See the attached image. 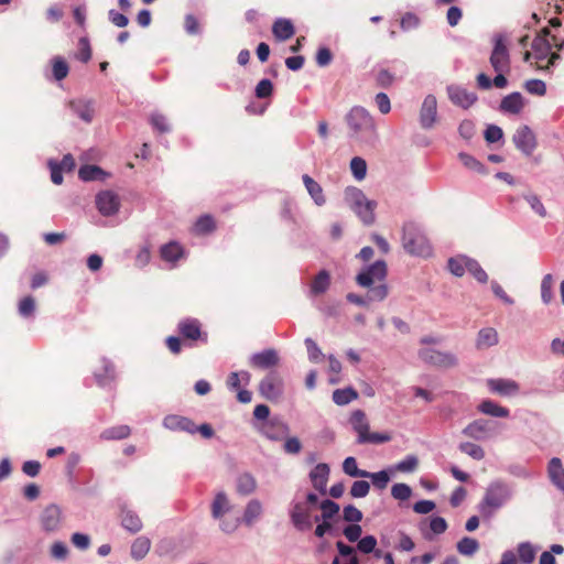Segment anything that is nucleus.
<instances>
[{"mask_svg": "<svg viewBox=\"0 0 564 564\" xmlns=\"http://www.w3.org/2000/svg\"><path fill=\"white\" fill-rule=\"evenodd\" d=\"M558 52L564 53V40L557 43L556 36L544 28L533 40L531 50L524 52L523 58L538 69H547L560 57Z\"/></svg>", "mask_w": 564, "mask_h": 564, "instance_id": "f257e3e1", "label": "nucleus"}, {"mask_svg": "<svg viewBox=\"0 0 564 564\" xmlns=\"http://www.w3.org/2000/svg\"><path fill=\"white\" fill-rule=\"evenodd\" d=\"M349 423L357 433L359 443L381 444L391 438L388 433L371 432L367 415L361 410L351 412Z\"/></svg>", "mask_w": 564, "mask_h": 564, "instance_id": "f03ea898", "label": "nucleus"}, {"mask_svg": "<svg viewBox=\"0 0 564 564\" xmlns=\"http://www.w3.org/2000/svg\"><path fill=\"white\" fill-rule=\"evenodd\" d=\"M403 247L412 254L427 257L432 252L430 240L423 230L413 225H405L403 228Z\"/></svg>", "mask_w": 564, "mask_h": 564, "instance_id": "7ed1b4c3", "label": "nucleus"}, {"mask_svg": "<svg viewBox=\"0 0 564 564\" xmlns=\"http://www.w3.org/2000/svg\"><path fill=\"white\" fill-rule=\"evenodd\" d=\"M347 124L357 137H372L376 133L375 119L361 107H354L349 111L347 115Z\"/></svg>", "mask_w": 564, "mask_h": 564, "instance_id": "20e7f679", "label": "nucleus"}, {"mask_svg": "<svg viewBox=\"0 0 564 564\" xmlns=\"http://www.w3.org/2000/svg\"><path fill=\"white\" fill-rule=\"evenodd\" d=\"M346 200L365 224L373 223L376 202L368 199L358 188L349 189L346 193Z\"/></svg>", "mask_w": 564, "mask_h": 564, "instance_id": "39448f33", "label": "nucleus"}, {"mask_svg": "<svg viewBox=\"0 0 564 564\" xmlns=\"http://www.w3.org/2000/svg\"><path fill=\"white\" fill-rule=\"evenodd\" d=\"M317 503V496L308 494L305 501L297 502L291 513L292 521L300 530L310 529L312 527V514Z\"/></svg>", "mask_w": 564, "mask_h": 564, "instance_id": "423d86ee", "label": "nucleus"}, {"mask_svg": "<svg viewBox=\"0 0 564 564\" xmlns=\"http://www.w3.org/2000/svg\"><path fill=\"white\" fill-rule=\"evenodd\" d=\"M177 330L182 339L195 344L206 341L207 335L203 332L202 325L197 319L186 318L178 323Z\"/></svg>", "mask_w": 564, "mask_h": 564, "instance_id": "0eeeda50", "label": "nucleus"}, {"mask_svg": "<svg viewBox=\"0 0 564 564\" xmlns=\"http://www.w3.org/2000/svg\"><path fill=\"white\" fill-rule=\"evenodd\" d=\"M386 276V263L383 261H377L357 275V283L361 286H370L376 282H382Z\"/></svg>", "mask_w": 564, "mask_h": 564, "instance_id": "6e6552de", "label": "nucleus"}, {"mask_svg": "<svg viewBox=\"0 0 564 564\" xmlns=\"http://www.w3.org/2000/svg\"><path fill=\"white\" fill-rule=\"evenodd\" d=\"M159 254L164 262L175 267L186 257V249L181 242L172 240L160 247Z\"/></svg>", "mask_w": 564, "mask_h": 564, "instance_id": "1a4fd4ad", "label": "nucleus"}, {"mask_svg": "<svg viewBox=\"0 0 564 564\" xmlns=\"http://www.w3.org/2000/svg\"><path fill=\"white\" fill-rule=\"evenodd\" d=\"M490 63L497 73H506L510 69L509 52L507 45L501 39L497 40L495 43V47L490 56Z\"/></svg>", "mask_w": 564, "mask_h": 564, "instance_id": "9d476101", "label": "nucleus"}, {"mask_svg": "<svg viewBox=\"0 0 564 564\" xmlns=\"http://www.w3.org/2000/svg\"><path fill=\"white\" fill-rule=\"evenodd\" d=\"M96 206L104 216H111L119 210L120 200L113 192L104 191L96 196Z\"/></svg>", "mask_w": 564, "mask_h": 564, "instance_id": "9b49d317", "label": "nucleus"}, {"mask_svg": "<svg viewBox=\"0 0 564 564\" xmlns=\"http://www.w3.org/2000/svg\"><path fill=\"white\" fill-rule=\"evenodd\" d=\"M448 96L451 101L463 108L468 109L477 101V95L460 86H451L448 88Z\"/></svg>", "mask_w": 564, "mask_h": 564, "instance_id": "f8f14e48", "label": "nucleus"}, {"mask_svg": "<svg viewBox=\"0 0 564 564\" xmlns=\"http://www.w3.org/2000/svg\"><path fill=\"white\" fill-rule=\"evenodd\" d=\"M513 142L518 149L527 154H531L536 147L535 135L527 126L520 127L516 131Z\"/></svg>", "mask_w": 564, "mask_h": 564, "instance_id": "ddd939ff", "label": "nucleus"}, {"mask_svg": "<svg viewBox=\"0 0 564 564\" xmlns=\"http://www.w3.org/2000/svg\"><path fill=\"white\" fill-rule=\"evenodd\" d=\"M524 106L523 96L520 93H511L501 99L499 109L503 113L518 116L522 112Z\"/></svg>", "mask_w": 564, "mask_h": 564, "instance_id": "4468645a", "label": "nucleus"}, {"mask_svg": "<svg viewBox=\"0 0 564 564\" xmlns=\"http://www.w3.org/2000/svg\"><path fill=\"white\" fill-rule=\"evenodd\" d=\"M164 426L171 431H184L189 434L196 433V425L187 417L171 414L164 419Z\"/></svg>", "mask_w": 564, "mask_h": 564, "instance_id": "2eb2a0df", "label": "nucleus"}, {"mask_svg": "<svg viewBox=\"0 0 564 564\" xmlns=\"http://www.w3.org/2000/svg\"><path fill=\"white\" fill-rule=\"evenodd\" d=\"M329 473H330V469L327 464H323V463L317 464L313 468V470L310 474V477H311L312 485L316 490H318L321 492H325L326 486L328 482Z\"/></svg>", "mask_w": 564, "mask_h": 564, "instance_id": "dca6fc26", "label": "nucleus"}, {"mask_svg": "<svg viewBox=\"0 0 564 564\" xmlns=\"http://www.w3.org/2000/svg\"><path fill=\"white\" fill-rule=\"evenodd\" d=\"M272 34L276 41H286L295 34V28L291 20L276 19L272 24Z\"/></svg>", "mask_w": 564, "mask_h": 564, "instance_id": "f3484780", "label": "nucleus"}, {"mask_svg": "<svg viewBox=\"0 0 564 564\" xmlns=\"http://www.w3.org/2000/svg\"><path fill=\"white\" fill-rule=\"evenodd\" d=\"M517 564H532L536 557L538 547L530 542H522L513 551Z\"/></svg>", "mask_w": 564, "mask_h": 564, "instance_id": "a211bd4d", "label": "nucleus"}, {"mask_svg": "<svg viewBox=\"0 0 564 564\" xmlns=\"http://www.w3.org/2000/svg\"><path fill=\"white\" fill-rule=\"evenodd\" d=\"M489 390L501 395L512 394L518 391L517 382L508 379H490L487 381Z\"/></svg>", "mask_w": 564, "mask_h": 564, "instance_id": "6ab92c4d", "label": "nucleus"}, {"mask_svg": "<svg viewBox=\"0 0 564 564\" xmlns=\"http://www.w3.org/2000/svg\"><path fill=\"white\" fill-rule=\"evenodd\" d=\"M437 115V101L433 96H427L422 105L421 121L424 126L430 127L435 122Z\"/></svg>", "mask_w": 564, "mask_h": 564, "instance_id": "aec40b11", "label": "nucleus"}, {"mask_svg": "<svg viewBox=\"0 0 564 564\" xmlns=\"http://www.w3.org/2000/svg\"><path fill=\"white\" fill-rule=\"evenodd\" d=\"M498 333L495 328L486 327L479 330L477 339H476V347L478 349H488L495 345L498 344Z\"/></svg>", "mask_w": 564, "mask_h": 564, "instance_id": "412c9836", "label": "nucleus"}, {"mask_svg": "<svg viewBox=\"0 0 564 564\" xmlns=\"http://www.w3.org/2000/svg\"><path fill=\"white\" fill-rule=\"evenodd\" d=\"M448 269L456 276H463L466 271L471 270L474 261L466 257H455L448 260Z\"/></svg>", "mask_w": 564, "mask_h": 564, "instance_id": "4be33fe9", "label": "nucleus"}, {"mask_svg": "<svg viewBox=\"0 0 564 564\" xmlns=\"http://www.w3.org/2000/svg\"><path fill=\"white\" fill-rule=\"evenodd\" d=\"M329 285L330 275L326 270H322L312 279L310 290L312 294L318 295L326 292Z\"/></svg>", "mask_w": 564, "mask_h": 564, "instance_id": "5701e85b", "label": "nucleus"}, {"mask_svg": "<svg viewBox=\"0 0 564 564\" xmlns=\"http://www.w3.org/2000/svg\"><path fill=\"white\" fill-rule=\"evenodd\" d=\"M478 411L482 414L495 417H507L509 415V410L507 408H503L491 400L481 401L478 405Z\"/></svg>", "mask_w": 564, "mask_h": 564, "instance_id": "b1692460", "label": "nucleus"}, {"mask_svg": "<svg viewBox=\"0 0 564 564\" xmlns=\"http://www.w3.org/2000/svg\"><path fill=\"white\" fill-rule=\"evenodd\" d=\"M547 473L551 480L560 488L564 489V467L560 458H552L547 466Z\"/></svg>", "mask_w": 564, "mask_h": 564, "instance_id": "393cba45", "label": "nucleus"}, {"mask_svg": "<svg viewBox=\"0 0 564 564\" xmlns=\"http://www.w3.org/2000/svg\"><path fill=\"white\" fill-rule=\"evenodd\" d=\"M358 397H359V394H358L357 390L354 389L352 387L336 389L333 392V401L337 405H346V404L357 400Z\"/></svg>", "mask_w": 564, "mask_h": 564, "instance_id": "a878e982", "label": "nucleus"}, {"mask_svg": "<svg viewBox=\"0 0 564 564\" xmlns=\"http://www.w3.org/2000/svg\"><path fill=\"white\" fill-rule=\"evenodd\" d=\"M303 182L315 203L317 205H323L325 203V196L322 186L308 175L303 176Z\"/></svg>", "mask_w": 564, "mask_h": 564, "instance_id": "bb28decb", "label": "nucleus"}, {"mask_svg": "<svg viewBox=\"0 0 564 564\" xmlns=\"http://www.w3.org/2000/svg\"><path fill=\"white\" fill-rule=\"evenodd\" d=\"M378 542L373 535H365L357 543V550L362 554L375 553L376 557L381 556V551L377 549Z\"/></svg>", "mask_w": 564, "mask_h": 564, "instance_id": "cd10ccee", "label": "nucleus"}, {"mask_svg": "<svg viewBox=\"0 0 564 564\" xmlns=\"http://www.w3.org/2000/svg\"><path fill=\"white\" fill-rule=\"evenodd\" d=\"M151 542L145 536L137 538L131 545V555L135 560L143 558L150 551Z\"/></svg>", "mask_w": 564, "mask_h": 564, "instance_id": "c85d7f7f", "label": "nucleus"}, {"mask_svg": "<svg viewBox=\"0 0 564 564\" xmlns=\"http://www.w3.org/2000/svg\"><path fill=\"white\" fill-rule=\"evenodd\" d=\"M78 176L80 180L88 182L102 180L106 176V173L96 165H84L79 169Z\"/></svg>", "mask_w": 564, "mask_h": 564, "instance_id": "c756f323", "label": "nucleus"}, {"mask_svg": "<svg viewBox=\"0 0 564 564\" xmlns=\"http://www.w3.org/2000/svg\"><path fill=\"white\" fill-rule=\"evenodd\" d=\"M51 65H52L53 76L56 80H63L64 78L67 77L69 68H68V64L65 61V58H63L62 56H55L51 61Z\"/></svg>", "mask_w": 564, "mask_h": 564, "instance_id": "7c9ffc66", "label": "nucleus"}, {"mask_svg": "<svg viewBox=\"0 0 564 564\" xmlns=\"http://www.w3.org/2000/svg\"><path fill=\"white\" fill-rule=\"evenodd\" d=\"M479 549V543L476 539L465 536L457 543V551L466 556L474 555Z\"/></svg>", "mask_w": 564, "mask_h": 564, "instance_id": "2f4dec72", "label": "nucleus"}, {"mask_svg": "<svg viewBox=\"0 0 564 564\" xmlns=\"http://www.w3.org/2000/svg\"><path fill=\"white\" fill-rule=\"evenodd\" d=\"M229 510V501L225 494L219 492L216 495L213 505L212 512L215 518L223 517Z\"/></svg>", "mask_w": 564, "mask_h": 564, "instance_id": "473e14b6", "label": "nucleus"}, {"mask_svg": "<svg viewBox=\"0 0 564 564\" xmlns=\"http://www.w3.org/2000/svg\"><path fill=\"white\" fill-rule=\"evenodd\" d=\"M96 380L99 384L104 386L108 380H112L116 377L115 368L109 362H102L99 369L95 372Z\"/></svg>", "mask_w": 564, "mask_h": 564, "instance_id": "72a5a7b5", "label": "nucleus"}, {"mask_svg": "<svg viewBox=\"0 0 564 564\" xmlns=\"http://www.w3.org/2000/svg\"><path fill=\"white\" fill-rule=\"evenodd\" d=\"M216 228V223L213 217L205 215L199 217L195 225L194 231L197 235H206L212 232Z\"/></svg>", "mask_w": 564, "mask_h": 564, "instance_id": "f704fd0d", "label": "nucleus"}, {"mask_svg": "<svg viewBox=\"0 0 564 564\" xmlns=\"http://www.w3.org/2000/svg\"><path fill=\"white\" fill-rule=\"evenodd\" d=\"M74 58L80 63H87L91 58V47L88 39L82 37L77 44V52L74 54Z\"/></svg>", "mask_w": 564, "mask_h": 564, "instance_id": "c9c22d12", "label": "nucleus"}, {"mask_svg": "<svg viewBox=\"0 0 564 564\" xmlns=\"http://www.w3.org/2000/svg\"><path fill=\"white\" fill-rule=\"evenodd\" d=\"M373 79L378 86L387 88L392 85L395 76L387 68H379L373 72Z\"/></svg>", "mask_w": 564, "mask_h": 564, "instance_id": "e433bc0d", "label": "nucleus"}, {"mask_svg": "<svg viewBox=\"0 0 564 564\" xmlns=\"http://www.w3.org/2000/svg\"><path fill=\"white\" fill-rule=\"evenodd\" d=\"M503 499L497 495H488L480 505V510L484 514L489 516L494 510L501 507Z\"/></svg>", "mask_w": 564, "mask_h": 564, "instance_id": "4c0bfd02", "label": "nucleus"}, {"mask_svg": "<svg viewBox=\"0 0 564 564\" xmlns=\"http://www.w3.org/2000/svg\"><path fill=\"white\" fill-rule=\"evenodd\" d=\"M322 518L325 521L332 520L339 512V505L333 500H323L319 505Z\"/></svg>", "mask_w": 564, "mask_h": 564, "instance_id": "58836bf2", "label": "nucleus"}, {"mask_svg": "<svg viewBox=\"0 0 564 564\" xmlns=\"http://www.w3.org/2000/svg\"><path fill=\"white\" fill-rule=\"evenodd\" d=\"M345 474L351 477H366L368 471L360 470L357 466V460L354 457H347L343 463Z\"/></svg>", "mask_w": 564, "mask_h": 564, "instance_id": "ea45409f", "label": "nucleus"}, {"mask_svg": "<svg viewBox=\"0 0 564 564\" xmlns=\"http://www.w3.org/2000/svg\"><path fill=\"white\" fill-rule=\"evenodd\" d=\"M350 170L354 176L361 181L367 174V163L362 158L355 156L350 162Z\"/></svg>", "mask_w": 564, "mask_h": 564, "instance_id": "a19ab883", "label": "nucleus"}, {"mask_svg": "<svg viewBox=\"0 0 564 564\" xmlns=\"http://www.w3.org/2000/svg\"><path fill=\"white\" fill-rule=\"evenodd\" d=\"M484 138L488 143H496L503 139V131L496 124H488L484 131Z\"/></svg>", "mask_w": 564, "mask_h": 564, "instance_id": "79ce46f5", "label": "nucleus"}, {"mask_svg": "<svg viewBox=\"0 0 564 564\" xmlns=\"http://www.w3.org/2000/svg\"><path fill=\"white\" fill-rule=\"evenodd\" d=\"M19 313L24 317H30L35 312V301L32 296H24L18 305Z\"/></svg>", "mask_w": 564, "mask_h": 564, "instance_id": "37998d69", "label": "nucleus"}, {"mask_svg": "<svg viewBox=\"0 0 564 564\" xmlns=\"http://www.w3.org/2000/svg\"><path fill=\"white\" fill-rule=\"evenodd\" d=\"M366 477L370 478L372 481V485L378 489H384L390 481V476H389L388 471H386V470H381V471L372 473V474L368 473V476H366Z\"/></svg>", "mask_w": 564, "mask_h": 564, "instance_id": "c03bdc74", "label": "nucleus"}, {"mask_svg": "<svg viewBox=\"0 0 564 564\" xmlns=\"http://www.w3.org/2000/svg\"><path fill=\"white\" fill-rule=\"evenodd\" d=\"M121 523L127 530L131 532H138L142 527L139 517L130 512H127L122 516Z\"/></svg>", "mask_w": 564, "mask_h": 564, "instance_id": "a18cd8bd", "label": "nucleus"}, {"mask_svg": "<svg viewBox=\"0 0 564 564\" xmlns=\"http://www.w3.org/2000/svg\"><path fill=\"white\" fill-rule=\"evenodd\" d=\"M459 448L462 452L469 455L474 459L480 460L485 457L484 449L477 444L467 442V443L460 444Z\"/></svg>", "mask_w": 564, "mask_h": 564, "instance_id": "49530a36", "label": "nucleus"}, {"mask_svg": "<svg viewBox=\"0 0 564 564\" xmlns=\"http://www.w3.org/2000/svg\"><path fill=\"white\" fill-rule=\"evenodd\" d=\"M419 24L420 18L413 12H406L400 19V25L404 31L414 30Z\"/></svg>", "mask_w": 564, "mask_h": 564, "instance_id": "de8ad7c7", "label": "nucleus"}, {"mask_svg": "<svg viewBox=\"0 0 564 564\" xmlns=\"http://www.w3.org/2000/svg\"><path fill=\"white\" fill-rule=\"evenodd\" d=\"M343 518L350 523H359L362 520V512L352 505L344 507Z\"/></svg>", "mask_w": 564, "mask_h": 564, "instance_id": "09e8293b", "label": "nucleus"}, {"mask_svg": "<svg viewBox=\"0 0 564 564\" xmlns=\"http://www.w3.org/2000/svg\"><path fill=\"white\" fill-rule=\"evenodd\" d=\"M485 432L486 425L481 421H475L468 424L464 430V434L471 438H480L481 434H484Z\"/></svg>", "mask_w": 564, "mask_h": 564, "instance_id": "8fccbe9b", "label": "nucleus"}, {"mask_svg": "<svg viewBox=\"0 0 564 564\" xmlns=\"http://www.w3.org/2000/svg\"><path fill=\"white\" fill-rule=\"evenodd\" d=\"M391 495L394 499L404 501L411 497L412 490L405 484H395L391 488Z\"/></svg>", "mask_w": 564, "mask_h": 564, "instance_id": "3c124183", "label": "nucleus"}, {"mask_svg": "<svg viewBox=\"0 0 564 564\" xmlns=\"http://www.w3.org/2000/svg\"><path fill=\"white\" fill-rule=\"evenodd\" d=\"M260 390L262 395L268 400H274L280 394V388L272 380L263 382L260 387Z\"/></svg>", "mask_w": 564, "mask_h": 564, "instance_id": "603ef678", "label": "nucleus"}, {"mask_svg": "<svg viewBox=\"0 0 564 564\" xmlns=\"http://www.w3.org/2000/svg\"><path fill=\"white\" fill-rule=\"evenodd\" d=\"M524 88L530 94L538 95V96H544L545 93H546L545 83L543 80H540V79L528 80L524 84Z\"/></svg>", "mask_w": 564, "mask_h": 564, "instance_id": "864d4df0", "label": "nucleus"}, {"mask_svg": "<svg viewBox=\"0 0 564 564\" xmlns=\"http://www.w3.org/2000/svg\"><path fill=\"white\" fill-rule=\"evenodd\" d=\"M370 486L365 480L355 481L350 488V495L354 498H364L369 494Z\"/></svg>", "mask_w": 564, "mask_h": 564, "instance_id": "5fc2aeb1", "label": "nucleus"}, {"mask_svg": "<svg viewBox=\"0 0 564 564\" xmlns=\"http://www.w3.org/2000/svg\"><path fill=\"white\" fill-rule=\"evenodd\" d=\"M349 542H357L361 539L362 529L358 523L347 525L343 531Z\"/></svg>", "mask_w": 564, "mask_h": 564, "instance_id": "6e6d98bb", "label": "nucleus"}, {"mask_svg": "<svg viewBox=\"0 0 564 564\" xmlns=\"http://www.w3.org/2000/svg\"><path fill=\"white\" fill-rule=\"evenodd\" d=\"M273 85L269 79H262L256 87V96L258 98H268L272 95Z\"/></svg>", "mask_w": 564, "mask_h": 564, "instance_id": "4d7b16f0", "label": "nucleus"}, {"mask_svg": "<svg viewBox=\"0 0 564 564\" xmlns=\"http://www.w3.org/2000/svg\"><path fill=\"white\" fill-rule=\"evenodd\" d=\"M276 355L273 351H265L256 356V364L260 367H270L275 365Z\"/></svg>", "mask_w": 564, "mask_h": 564, "instance_id": "13d9d810", "label": "nucleus"}, {"mask_svg": "<svg viewBox=\"0 0 564 564\" xmlns=\"http://www.w3.org/2000/svg\"><path fill=\"white\" fill-rule=\"evenodd\" d=\"M459 159L462 163L469 169H474L480 172L485 171V166L482 165V163L467 153H460Z\"/></svg>", "mask_w": 564, "mask_h": 564, "instance_id": "bf43d9fd", "label": "nucleus"}, {"mask_svg": "<svg viewBox=\"0 0 564 564\" xmlns=\"http://www.w3.org/2000/svg\"><path fill=\"white\" fill-rule=\"evenodd\" d=\"M552 290H553V278H552V275L547 274L542 280V285H541L542 297H543L544 302L551 301Z\"/></svg>", "mask_w": 564, "mask_h": 564, "instance_id": "052dcab7", "label": "nucleus"}, {"mask_svg": "<svg viewBox=\"0 0 564 564\" xmlns=\"http://www.w3.org/2000/svg\"><path fill=\"white\" fill-rule=\"evenodd\" d=\"M435 509V503L431 500H420L414 503L413 510L419 514H426Z\"/></svg>", "mask_w": 564, "mask_h": 564, "instance_id": "680f3d73", "label": "nucleus"}, {"mask_svg": "<svg viewBox=\"0 0 564 564\" xmlns=\"http://www.w3.org/2000/svg\"><path fill=\"white\" fill-rule=\"evenodd\" d=\"M463 17V11L459 7L453 6L447 10L446 19L449 25L455 26L458 24Z\"/></svg>", "mask_w": 564, "mask_h": 564, "instance_id": "e2e57ef3", "label": "nucleus"}, {"mask_svg": "<svg viewBox=\"0 0 564 564\" xmlns=\"http://www.w3.org/2000/svg\"><path fill=\"white\" fill-rule=\"evenodd\" d=\"M376 104L381 113L387 115L391 110V104L389 97L380 93L376 96Z\"/></svg>", "mask_w": 564, "mask_h": 564, "instance_id": "0e129e2a", "label": "nucleus"}, {"mask_svg": "<svg viewBox=\"0 0 564 564\" xmlns=\"http://www.w3.org/2000/svg\"><path fill=\"white\" fill-rule=\"evenodd\" d=\"M333 54L328 47H319L316 53V62L319 66H326L330 63Z\"/></svg>", "mask_w": 564, "mask_h": 564, "instance_id": "69168bd1", "label": "nucleus"}, {"mask_svg": "<svg viewBox=\"0 0 564 564\" xmlns=\"http://www.w3.org/2000/svg\"><path fill=\"white\" fill-rule=\"evenodd\" d=\"M430 529L435 534H442L447 530V523H446L445 519H443L441 517H434L430 521Z\"/></svg>", "mask_w": 564, "mask_h": 564, "instance_id": "338daca9", "label": "nucleus"}, {"mask_svg": "<svg viewBox=\"0 0 564 564\" xmlns=\"http://www.w3.org/2000/svg\"><path fill=\"white\" fill-rule=\"evenodd\" d=\"M417 466V459L415 457H408L406 459L400 462L395 466V470L402 473L413 471Z\"/></svg>", "mask_w": 564, "mask_h": 564, "instance_id": "774afa93", "label": "nucleus"}]
</instances>
